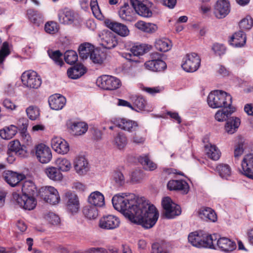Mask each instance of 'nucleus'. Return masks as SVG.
Returning <instances> with one entry per match:
<instances>
[{
  "instance_id": "obj_20",
  "label": "nucleus",
  "mask_w": 253,
  "mask_h": 253,
  "mask_svg": "<svg viewBox=\"0 0 253 253\" xmlns=\"http://www.w3.org/2000/svg\"><path fill=\"white\" fill-rule=\"evenodd\" d=\"M74 167L79 175H84L88 170V163L84 156L77 157L74 161Z\"/></svg>"
},
{
  "instance_id": "obj_36",
  "label": "nucleus",
  "mask_w": 253,
  "mask_h": 253,
  "mask_svg": "<svg viewBox=\"0 0 253 253\" xmlns=\"http://www.w3.org/2000/svg\"><path fill=\"white\" fill-rule=\"evenodd\" d=\"M235 111V108L229 107L218 111L215 115V119L218 122H223L229 118V116Z\"/></svg>"
},
{
  "instance_id": "obj_22",
  "label": "nucleus",
  "mask_w": 253,
  "mask_h": 253,
  "mask_svg": "<svg viewBox=\"0 0 253 253\" xmlns=\"http://www.w3.org/2000/svg\"><path fill=\"white\" fill-rule=\"evenodd\" d=\"M58 16L59 22L64 24H71L75 19L74 11L68 8L60 10Z\"/></svg>"
},
{
  "instance_id": "obj_31",
  "label": "nucleus",
  "mask_w": 253,
  "mask_h": 253,
  "mask_svg": "<svg viewBox=\"0 0 253 253\" xmlns=\"http://www.w3.org/2000/svg\"><path fill=\"white\" fill-rule=\"evenodd\" d=\"M70 129L74 135H81L87 131L88 125L84 122H74L70 126Z\"/></svg>"
},
{
  "instance_id": "obj_56",
  "label": "nucleus",
  "mask_w": 253,
  "mask_h": 253,
  "mask_svg": "<svg viewBox=\"0 0 253 253\" xmlns=\"http://www.w3.org/2000/svg\"><path fill=\"white\" fill-rule=\"evenodd\" d=\"M45 31L49 34H54L59 30V26L57 23L53 21L47 22L44 26Z\"/></svg>"
},
{
  "instance_id": "obj_5",
  "label": "nucleus",
  "mask_w": 253,
  "mask_h": 253,
  "mask_svg": "<svg viewBox=\"0 0 253 253\" xmlns=\"http://www.w3.org/2000/svg\"><path fill=\"white\" fill-rule=\"evenodd\" d=\"M162 205L165 211L164 215L167 218H172L181 214L180 207L173 203L169 197L163 198Z\"/></svg>"
},
{
  "instance_id": "obj_3",
  "label": "nucleus",
  "mask_w": 253,
  "mask_h": 253,
  "mask_svg": "<svg viewBox=\"0 0 253 253\" xmlns=\"http://www.w3.org/2000/svg\"><path fill=\"white\" fill-rule=\"evenodd\" d=\"M189 242L198 248H208L214 249L213 242L216 240L215 235H209L202 231H195L191 233L188 236Z\"/></svg>"
},
{
  "instance_id": "obj_6",
  "label": "nucleus",
  "mask_w": 253,
  "mask_h": 253,
  "mask_svg": "<svg viewBox=\"0 0 253 253\" xmlns=\"http://www.w3.org/2000/svg\"><path fill=\"white\" fill-rule=\"evenodd\" d=\"M23 84L30 88H38L42 84V80L37 73L34 71L24 72L21 76Z\"/></svg>"
},
{
  "instance_id": "obj_35",
  "label": "nucleus",
  "mask_w": 253,
  "mask_h": 253,
  "mask_svg": "<svg viewBox=\"0 0 253 253\" xmlns=\"http://www.w3.org/2000/svg\"><path fill=\"white\" fill-rule=\"evenodd\" d=\"M119 14L120 18L124 21L130 22L133 20L132 10L129 8L128 3H125L120 8L119 11Z\"/></svg>"
},
{
  "instance_id": "obj_59",
  "label": "nucleus",
  "mask_w": 253,
  "mask_h": 253,
  "mask_svg": "<svg viewBox=\"0 0 253 253\" xmlns=\"http://www.w3.org/2000/svg\"><path fill=\"white\" fill-rule=\"evenodd\" d=\"M46 220L51 224L57 225L60 223V219L58 215L52 212H49L45 215Z\"/></svg>"
},
{
  "instance_id": "obj_13",
  "label": "nucleus",
  "mask_w": 253,
  "mask_h": 253,
  "mask_svg": "<svg viewBox=\"0 0 253 253\" xmlns=\"http://www.w3.org/2000/svg\"><path fill=\"white\" fill-rule=\"evenodd\" d=\"M101 45L107 49H112L118 44L116 35L112 31L104 30L101 37Z\"/></svg>"
},
{
  "instance_id": "obj_45",
  "label": "nucleus",
  "mask_w": 253,
  "mask_h": 253,
  "mask_svg": "<svg viewBox=\"0 0 253 253\" xmlns=\"http://www.w3.org/2000/svg\"><path fill=\"white\" fill-rule=\"evenodd\" d=\"M216 170L220 176L225 179H228L231 174V169L227 164H220L216 167Z\"/></svg>"
},
{
  "instance_id": "obj_16",
  "label": "nucleus",
  "mask_w": 253,
  "mask_h": 253,
  "mask_svg": "<svg viewBox=\"0 0 253 253\" xmlns=\"http://www.w3.org/2000/svg\"><path fill=\"white\" fill-rule=\"evenodd\" d=\"M3 177L5 181L12 187L16 186L25 178L24 174H19L10 170L4 171Z\"/></svg>"
},
{
  "instance_id": "obj_25",
  "label": "nucleus",
  "mask_w": 253,
  "mask_h": 253,
  "mask_svg": "<svg viewBox=\"0 0 253 253\" xmlns=\"http://www.w3.org/2000/svg\"><path fill=\"white\" fill-rule=\"evenodd\" d=\"M86 72V68L82 64L76 65L69 68L67 72L68 77L76 80L79 79Z\"/></svg>"
},
{
  "instance_id": "obj_10",
  "label": "nucleus",
  "mask_w": 253,
  "mask_h": 253,
  "mask_svg": "<svg viewBox=\"0 0 253 253\" xmlns=\"http://www.w3.org/2000/svg\"><path fill=\"white\" fill-rule=\"evenodd\" d=\"M36 156L38 160L42 164L49 163L52 159L50 149L44 144H39L36 148Z\"/></svg>"
},
{
  "instance_id": "obj_37",
  "label": "nucleus",
  "mask_w": 253,
  "mask_h": 253,
  "mask_svg": "<svg viewBox=\"0 0 253 253\" xmlns=\"http://www.w3.org/2000/svg\"><path fill=\"white\" fill-rule=\"evenodd\" d=\"M27 16L31 22L39 26L43 22L42 15L39 12L32 9L27 10Z\"/></svg>"
},
{
  "instance_id": "obj_15",
  "label": "nucleus",
  "mask_w": 253,
  "mask_h": 253,
  "mask_svg": "<svg viewBox=\"0 0 253 253\" xmlns=\"http://www.w3.org/2000/svg\"><path fill=\"white\" fill-rule=\"evenodd\" d=\"M52 149L58 154L64 155L69 151V145L67 142L58 137H53L51 141Z\"/></svg>"
},
{
  "instance_id": "obj_60",
  "label": "nucleus",
  "mask_w": 253,
  "mask_h": 253,
  "mask_svg": "<svg viewBox=\"0 0 253 253\" xmlns=\"http://www.w3.org/2000/svg\"><path fill=\"white\" fill-rule=\"evenodd\" d=\"M10 51L8 47V44L6 42H4L2 47L0 50V63L3 62L5 58L9 54Z\"/></svg>"
},
{
  "instance_id": "obj_42",
  "label": "nucleus",
  "mask_w": 253,
  "mask_h": 253,
  "mask_svg": "<svg viewBox=\"0 0 253 253\" xmlns=\"http://www.w3.org/2000/svg\"><path fill=\"white\" fill-rule=\"evenodd\" d=\"M148 51V49L144 45L133 46L130 50V53H126V58L128 60H131L130 58L132 55L138 56L144 54Z\"/></svg>"
},
{
  "instance_id": "obj_64",
  "label": "nucleus",
  "mask_w": 253,
  "mask_h": 253,
  "mask_svg": "<svg viewBox=\"0 0 253 253\" xmlns=\"http://www.w3.org/2000/svg\"><path fill=\"white\" fill-rule=\"evenodd\" d=\"M243 145V143L240 142L235 146L234 149V157L235 158H238L243 154L244 152Z\"/></svg>"
},
{
  "instance_id": "obj_34",
  "label": "nucleus",
  "mask_w": 253,
  "mask_h": 253,
  "mask_svg": "<svg viewBox=\"0 0 253 253\" xmlns=\"http://www.w3.org/2000/svg\"><path fill=\"white\" fill-rule=\"evenodd\" d=\"M37 189L34 182L31 180L25 181L22 184V193L27 196H35L37 195Z\"/></svg>"
},
{
  "instance_id": "obj_51",
  "label": "nucleus",
  "mask_w": 253,
  "mask_h": 253,
  "mask_svg": "<svg viewBox=\"0 0 253 253\" xmlns=\"http://www.w3.org/2000/svg\"><path fill=\"white\" fill-rule=\"evenodd\" d=\"M78 54L74 50H67L64 53V60L68 64H75L78 61Z\"/></svg>"
},
{
  "instance_id": "obj_18",
  "label": "nucleus",
  "mask_w": 253,
  "mask_h": 253,
  "mask_svg": "<svg viewBox=\"0 0 253 253\" xmlns=\"http://www.w3.org/2000/svg\"><path fill=\"white\" fill-rule=\"evenodd\" d=\"M130 3L136 12L139 15L144 17H150L152 16V11L140 1L138 0H130Z\"/></svg>"
},
{
  "instance_id": "obj_32",
  "label": "nucleus",
  "mask_w": 253,
  "mask_h": 253,
  "mask_svg": "<svg viewBox=\"0 0 253 253\" xmlns=\"http://www.w3.org/2000/svg\"><path fill=\"white\" fill-rule=\"evenodd\" d=\"M89 58L93 63L101 65L106 58V53L101 49L95 48Z\"/></svg>"
},
{
  "instance_id": "obj_29",
  "label": "nucleus",
  "mask_w": 253,
  "mask_h": 253,
  "mask_svg": "<svg viewBox=\"0 0 253 253\" xmlns=\"http://www.w3.org/2000/svg\"><path fill=\"white\" fill-rule=\"evenodd\" d=\"M240 123V119L237 117H232L228 118L225 126V131L228 134H233L237 131Z\"/></svg>"
},
{
  "instance_id": "obj_39",
  "label": "nucleus",
  "mask_w": 253,
  "mask_h": 253,
  "mask_svg": "<svg viewBox=\"0 0 253 253\" xmlns=\"http://www.w3.org/2000/svg\"><path fill=\"white\" fill-rule=\"evenodd\" d=\"M45 173L47 177L54 181H60L63 178L60 170L55 167H48L45 169Z\"/></svg>"
},
{
  "instance_id": "obj_63",
  "label": "nucleus",
  "mask_w": 253,
  "mask_h": 253,
  "mask_svg": "<svg viewBox=\"0 0 253 253\" xmlns=\"http://www.w3.org/2000/svg\"><path fill=\"white\" fill-rule=\"evenodd\" d=\"M212 49L214 52L218 55L223 54L225 51V47L224 46L218 43L214 44Z\"/></svg>"
},
{
  "instance_id": "obj_38",
  "label": "nucleus",
  "mask_w": 253,
  "mask_h": 253,
  "mask_svg": "<svg viewBox=\"0 0 253 253\" xmlns=\"http://www.w3.org/2000/svg\"><path fill=\"white\" fill-rule=\"evenodd\" d=\"M135 27L138 29L148 33H153L158 29V27L156 24L146 23L142 21H138L135 24Z\"/></svg>"
},
{
  "instance_id": "obj_58",
  "label": "nucleus",
  "mask_w": 253,
  "mask_h": 253,
  "mask_svg": "<svg viewBox=\"0 0 253 253\" xmlns=\"http://www.w3.org/2000/svg\"><path fill=\"white\" fill-rule=\"evenodd\" d=\"M253 25V20L250 16H247L239 23V26L243 30H250Z\"/></svg>"
},
{
  "instance_id": "obj_46",
  "label": "nucleus",
  "mask_w": 253,
  "mask_h": 253,
  "mask_svg": "<svg viewBox=\"0 0 253 253\" xmlns=\"http://www.w3.org/2000/svg\"><path fill=\"white\" fill-rule=\"evenodd\" d=\"M155 47L158 50L167 52L170 49V42L168 39H159L156 41Z\"/></svg>"
},
{
  "instance_id": "obj_17",
  "label": "nucleus",
  "mask_w": 253,
  "mask_h": 253,
  "mask_svg": "<svg viewBox=\"0 0 253 253\" xmlns=\"http://www.w3.org/2000/svg\"><path fill=\"white\" fill-rule=\"evenodd\" d=\"M218 248L222 252L230 253L236 249L235 242L226 237H220L216 241Z\"/></svg>"
},
{
  "instance_id": "obj_7",
  "label": "nucleus",
  "mask_w": 253,
  "mask_h": 253,
  "mask_svg": "<svg viewBox=\"0 0 253 253\" xmlns=\"http://www.w3.org/2000/svg\"><path fill=\"white\" fill-rule=\"evenodd\" d=\"M96 83L99 86L106 90H115L121 85V82L119 79L109 75L99 77Z\"/></svg>"
},
{
  "instance_id": "obj_41",
  "label": "nucleus",
  "mask_w": 253,
  "mask_h": 253,
  "mask_svg": "<svg viewBox=\"0 0 253 253\" xmlns=\"http://www.w3.org/2000/svg\"><path fill=\"white\" fill-rule=\"evenodd\" d=\"M199 215L203 220L212 222H215L217 219L215 212L210 208H206L201 210L199 212Z\"/></svg>"
},
{
  "instance_id": "obj_57",
  "label": "nucleus",
  "mask_w": 253,
  "mask_h": 253,
  "mask_svg": "<svg viewBox=\"0 0 253 253\" xmlns=\"http://www.w3.org/2000/svg\"><path fill=\"white\" fill-rule=\"evenodd\" d=\"M26 113L31 120H35L40 115L39 110L36 106H31L27 108Z\"/></svg>"
},
{
  "instance_id": "obj_47",
  "label": "nucleus",
  "mask_w": 253,
  "mask_h": 253,
  "mask_svg": "<svg viewBox=\"0 0 253 253\" xmlns=\"http://www.w3.org/2000/svg\"><path fill=\"white\" fill-rule=\"evenodd\" d=\"M83 212L84 216L89 219H94L97 217L98 215L97 209L93 206L84 207Z\"/></svg>"
},
{
  "instance_id": "obj_33",
  "label": "nucleus",
  "mask_w": 253,
  "mask_h": 253,
  "mask_svg": "<svg viewBox=\"0 0 253 253\" xmlns=\"http://www.w3.org/2000/svg\"><path fill=\"white\" fill-rule=\"evenodd\" d=\"M94 49V46L88 42L81 44L78 49L80 57L83 59H87Z\"/></svg>"
},
{
  "instance_id": "obj_2",
  "label": "nucleus",
  "mask_w": 253,
  "mask_h": 253,
  "mask_svg": "<svg viewBox=\"0 0 253 253\" xmlns=\"http://www.w3.org/2000/svg\"><path fill=\"white\" fill-rule=\"evenodd\" d=\"M207 102L209 106L212 108H227L231 106L232 97L225 91L216 90L209 94Z\"/></svg>"
},
{
  "instance_id": "obj_24",
  "label": "nucleus",
  "mask_w": 253,
  "mask_h": 253,
  "mask_svg": "<svg viewBox=\"0 0 253 253\" xmlns=\"http://www.w3.org/2000/svg\"><path fill=\"white\" fill-rule=\"evenodd\" d=\"M106 24L108 28L121 36L125 37L129 34V30L127 27L120 23L108 22Z\"/></svg>"
},
{
  "instance_id": "obj_9",
  "label": "nucleus",
  "mask_w": 253,
  "mask_h": 253,
  "mask_svg": "<svg viewBox=\"0 0 253 253\" xmlns=\"http://www.w3.org/2000/svg\"><path fill=\"white\" fill-rule=\"evenodd\" d=\"M230 3L228 0H217L214 8V14L218 19L225 17L230 12Z\"/></svg>"
},
{
  "instance_id": "obj_26",
  "label": "nucleus",
  "mask_w": 253,
  "mask_h": 253,
  "mask_svg": "<svg viewBox=\"0 0 253 253\" xmlns=\"http://www.w3.org/2000/svg\"><path fill=\"white\" fill-rule=\"evenodd\" d=\"M8 150L21 157H25L27 154L26 147L24 145L21 146L20 142L17 140L12 141L9 143Z\"/></svg>"
},
{
  "instance_id": "obj_54",
  "label": "nucleus",
  "mask_w": 253,
  "mask_h": 253,
  "mask_svg": "<svg viewBox=\"0 0 253 253\" xmlns=\"http://www.w3.org/2000/svg\"><path fill=\"white\" fill-rule=\"evenodd\" d=\"M132 101L135 107H137L139 110H143L146 105V101L143 97L137 95L132 96L131 97Z\"/></svg>"
},
{
  "instance_id": "obj_28",
  "label": "nucleus",
  "mask_w": 253,
  "mask_h": 253,
  "mask_svg": "<svg viewBox=\"0 0 253 253\" xmlns=\"http://www.w3.org/2000/svg\"><path fill=\"white\" fill-rule=\"evenodd\" d=\"M88 201L95 207H101L105 204L104 196L99 191L92 192L88 198Z\"/></svg>"
},
{
  "instance_id": "obj_1",
  "label": "nucleus",
  "mask_w": 253,
  "mask_h": 253,
  "mask_svg": "<svg viewBox=\"0 0 253 253\" xmlns=\"http://www.w3.org/2000/svg\"><path fill=\"white\" fill-rule=\"evenodd\" d=\"M122 195L114 196L112 202L114 208L121 212L131 222L141 225L145 228L152 227L156 223L159 212L155 207L143 199L135 200Z\"/></svg>"
},
{
  "instance_id": "obj_19",
  "label": "nucleus",
  "mask_w": 253,
  "mask_h": 253,
  "mask_svg": "<svg viewBox=\"0 0 253 253\" xmlns=\"http://www.w3.org/2000/svg\"><path fill=\"white\" fill-rule=\"evenodd\" d=\"M243 174L253 179V154L246 155L242 163Z\"/></svg>"
},
{
  "instance_id": "obj_53",
  "label": "nucleus",
  "mask_w": 253,
  "mask_h": 253,
  "mask_svg": "<svg viewBox=\"0 0 253 253\" xmlns=\"http://www.w3.org/2000/svg\"><path fill=\"white\" fill-rule=\"evenodd\" d=\"M34 196H26L24 203L22 207L23 209L30 211L35 208L37 205V201Z\"/></svg>"
},
{
  "instance_id": "obj_27",
  "label": "nucleus",
  "mask_w": 253,
  "mask_h": 253,
  "mask_svg": "<svg viewBox=\"0 0 253 253\" xmlns=\"http://www.w3.org/2000/svg\"><path fill=\"white\" fill-rule=\"evenodd\" d=\"M145 67L154 72H160L167 67L166 63L162 60H151L145 63Z\"/></svg>"
},
{
  "instance_id": "obj_61",
  "label": "nucleus",
  "mask_w": 253,
  "mask_h": 253,
  "mask_svg": "<svg viewBox=\"0 0 253 253\" xmlns=\"http://www.w3.org/2000/svg\"><path fill=\"white\" fill-rule=\"evenodd\" d=\"M26 196L27 195H25L23 193H22V195H21L16 192H14L13 193V198L14 200L16 201L17 204L19 205L21 208H22L23 206Z\"/></svg>"
},
{
  "instance_id": "obj_14",
  "label": "nucleus",
  "mask_w": 253,
  "mask_h": 253,
  "mask_svg": "<svg viewBox=\"0 0 253 253\" xmlns=\"http://www.w3.org/2000/svg\"><path fill=\"white\" fill-rule=\"evenodd\" d=\"M114 124L119 128L129 132L136 131L139 128L138 125L136 122L125 118L116 120Z\"/></svg>"
},
{
  "instance_id": "obj_4",
  "label": "nucleus",
  "mask_w": 253,
  "mask_h": 253,
  "mask_svg": "<svg viewBox=\"0 0 253 253\" xmlns=\"http://www.w3.org/2000/svg\"><path fill=\"white\" fill-rule=\"evenodd\" d=\"M39 196L46 203L51 205L58 204L60 198L57 190L52 186H45L41 188L39 192Z\"/></svg>"
},
{
  "instance_id": "obj_52",
  "label": "nucleus",
  "mask_w": 253,
  "mask_h": 253,
  "mask_svg": "<svg viewBox=\"0 0 253 253\" xmlns=\"http://www.w3.org/2000/svg\"><path fill=\"white\" fill-rule=\"evenodd\" d=\"M48 54L57 65L62 66L64 64V62L61 58L62 54L59 50H48Z\"/></svg>"
},
{
  "instance_id": "obj_43",
  "label": "nucleus",
  "mask_w": 253,
  "mask_h": 253,
  "mask_svg": "<svg viewBox=\"0 0 253 253\" xmlns=\"http://www.w3.org/2000/svg\"><path fill=\"white\" fill-rule=\"evenodd\" d=\"M205 149L208 157L211 160L216 161L219 159L220 152L215 145L211 144L210 146L206 145Z\"/></svg>"
},
{
  "instance_id": "obj_55",
  "label": "nucleus",
  "mask_w": 253,
  "mask_h": 253,
  "mask_svg": "<svg viewBox=\"0 0 253 253\" xmlns=\"http://www.w3.org/2000/svg\"><path fill=\"white\" fill-rule=\"evenodd\" d=\"M145 137L144 134L140 132H135L132 135L130 141L136 145H142L145 141Z\"/></svg>"
},
{
  "instance_id": "obj_62",
  "label": "nucleus",
  "mask_w": 253,
  "mask_h": 253,
  "mask_svg": "<svg viewBox=\"0 0 253 253\" xmlns=\"http://www.w3.org/2000/svg\"><path fill=\"white\" fill-rule=\"evenodd\" d=\"M151 253H168L163 246L158 243H154L152 245Z\"/></svg>"
},
{
  "instance_id": "obj_30",
  "label": "nucleus",
  "mask_w": 253,
  "mask_h": 253,
  "mask_svg": "<svg viewBox=\"0 0 253 253\" xmlns=\"http://www.w3.org/2000/svg\"><path fill=\"white\" fill-rule=\"evenodd\" d=\"M246 42V35L242 31L235 33L229 41L230 44L235 47L242 46L245 44Z\"/></svg>"
},
{
  "instance_id": "obj_12",
  "label": "nucleus",
  "mask_w": 253,
  "mask_h": 253,
  "mask_svg": "<svg viewBox=\"0 0 253 253\" xmlns=\"http://www.w3.org/2000/svg\"><path fill=\"white\" fill-rule=\"evenodd\" d=\"M120 221L116 216L108 215L100 218L99 226L102 229L112 230L119 227Z\"/></svg>"
},
{
  "instance_id": "obj_40",
  "label": "nucleus",
  "mask_w": 253,
  "mask_h": 253,
  "mask_svg": "<svg viewBox=\"0 0 253 253\" xmlns=\"http://www.w3.org/2000/svg\"><path fill=\"white\" fill-rule=\"evenodd\" d=\"M17 132V127L14 125H11L0 130V136L4 139H10L16 134Z\"/></svg>"
},
{
  "instance_id": "obj_50",
  "label": "nucleus",
  "mask_w": 253,
  "mask_h": 253,
  "mask_svg": "<svg viewBox=\"0 0 253 253\" xmlns=\"http://www.w3.org/2000/svg\"><path fill=\"white\" fill-rule=\"evenodd\" d=\"M112 179L115 185L118 187L123 186L125 183V178L120 171H115L112 175Z\"/></svg>"
},
{
  "instance_id": "obj_23",
  "label": "nucleus",
  "mask_w": 253,
  "mask_h": 253,
  "mask_svg": "<svg viewBox=\"0 0 253 253\" xmlns=\"http://www.w3.org/2000/svg\"><path fill=\"white\" fill-rule=\"evenodd\" d=\"M48 103L52 110H61L65 104L66 98L62 95L55 94L49 97Z\"/></svg>"
},
{
  "instance_id": "obj_11",
  "label": "nucleus",
  "mask_w": 253,
  "mask_h": 253,
  "mask_svg": "<svg viewBox=\"0 0 253 253\" xmlns=\"http://www.w3.org/2000/svg\"><path fill=\"white\" fill-rule=\"evenodd\" d=\"M66 207L68 211L76 213L80 208V202L78 196L74 192L68 191L65 194Z\"/></svg>"
},
{
  "instance_id": "obj_8",
  "label": "nucleus",
  "mask_w": 253,
  "mask_h": 253,
  "mask_svg": "<svg viewBox=\"0 0 253 253\" xmlns=\"http://www.w3.org/2000/svg\"><path fill=\"white\" fill-rule=\"evenodd\" d=\"M200 63L201 59L198 54L196 53H191L186 55L182 67L187 72H194L198 70Z\"/></svg>"
},
{
  "instance_id": "obj_48",
  "label": "nucleus",
  "mask_w": 253,
  "mask_h": 253,
  "mask_svg": "<svg viewBox=\"0 0 253 253\" xmlns=\"http://www.w3.org/2000/svg\"><path fill=\"white\" fill-rule=\"evenodd\" d=\"M58 169L62 171H68L71 168V164L69 160L65 158H59L55 161Z\"/></svg>"
},
{
  "instance_id": "obj_21",
  "label": "nucleus",
  "mask_w": 253,
  "mask_h": 253,
  "mask_svg": "<svg viewBox=\"0 0 253 253\" xmlns=\"http://www.w3.org/2000/svg\"><path fill=\"white\" fill-rule=\"evenodd\" d=\"M168 188L170 190L180 191L183 194H187L189 191V185L184 180H171L167 184Z\"/></svg>"
},
{
  "instance_id": "obj_49",
  "label": "nucleus",
  "mask_w": 253,
  "mask_h": 253,
  "mask_svg": "<svg viewBox=\"0 0 253 253\" xmlns=\"http://www.w3.org/2000/svg\"><path fill=\"white\" fill-rule=\"evenodd\" d=\"M138 161L146 169L153 170L157 168L156 164L152 162L147 156H140Z\"/></svg>"
},
{
  "instance_id": "obj_44",
  "label": "nucleus",
  "mask_w": 253,
  "mask_h": 253,
  "mask_svg": "<svg viewBox=\"0 0 253 253\" xmlns=\"http://www.w3.org/2000/svg\"><path fill=\"white\" fill-rule=\"evenodd\" d=\"M127 142V137L123 132H119L114 137V144L119 149H122L126 145Z\"/></svg>"
}]
</instances>
